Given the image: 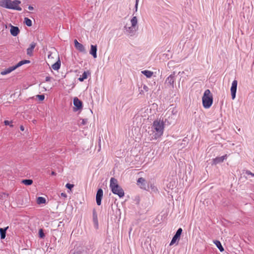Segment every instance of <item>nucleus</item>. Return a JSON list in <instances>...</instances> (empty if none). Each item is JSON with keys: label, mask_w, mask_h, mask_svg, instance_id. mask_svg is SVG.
I'll return each mask as SVG.
<instances>
[{"label": "nucleus", "mask_w": 254, "mask_h": 254, "mask_svg": "<svg viewBox=\"0 0 254 254\" xmlns=\"http://www.w3.org/2000/svg\"><path fill=\"white\" fill-rule=\"evenodd\" d=\"M165 127V123L163 120H156L152 124V129L153 131L152 138L153 139H157L161 137L163 134Z\"/></svg>", "instance_id": "1"}, {"label": "nucleus", "mask_w": 254, "mask_h": 254, "mask_svg": "<svg viewBox=\"0 0 254 254\" xmlns=\"http://www.w3.org/2000/svg\"><path fill=\"white\" fill-rule=\"evenodd\" d=\"M21 1L19 0H0V6L10 9H14L18 11L22 10L19 6Z\"/></svg>", "instance_id": "2"}, {"label": "nucleus", "mask_w": 254, "mask_h": 254, "mask_svg": "<svg viewBox=\"0 0 254 254\" xmlns=\"http://www.w3.org/2000/svg\"><path fill=\"white\" fill-rule=\"evenodd\" d=\"M110 188L112 192L118 195L120 198L124 196L123 189L118 185V181L114 178H111L110 182Z\"/></svg>", "instance_id": "3"}, {"label": "nucleus", "mask_w": 254, "mask_h": 254, "mask_svg": "<svg viewBox=\"0 0 254 254\" xmlns=\"http://www.w3.org/2000/svg\"><path fill=\"white\" fill-rule=\"evenodd\" d=\"M202 105L204 108H209L213 103V96L209 89L205 90L202 98Z\"/></svg>", "instance_id": "4"}, {"label": "nucleus", "mask_w": 254, "mask_h": 254, "mask_svg": "<svg viewBox=\"0 0 254 254\" xmlns=\"http://www.w3.org/2000/svg\"><path fill=\"white\" fill-rule=\"evenodd\" d=\"M176 73L173 71L166 79L165 83L170 87L173 88L174 87V83L175 81Z\"/></svg>", "instance_id": "5"}, {"label": "nucleus", "mask_w": 254, "mask_h": 254, "mask_svg": "<svg viewBox=\"0 0 254 254\" xmlns=\"http://www.w3.org/2000/svg\"><path fill=\"white\" fill-rule=\"evenodd\" d=\"M182 231H183V230L181 228H179L176 234H175V235L173 236L172 240H171V242L170 244V245L171 246V245H173V244H174L177 241H179L180 239V236H181V235L182 233Z\"/></svg>", "instance_id": "6"}, {"label": "nucleus", "mask_w": 254, "mask_h": 254, "mask_svg": "<svg viewBox=\"0 0 254 254\" xmlns=\"http://www.w3.org/2000/svg\"><path fill=\"white\" fill-rule=\"evenodd\" d=\"M238 81L237 80H234L232 82V85L231 87V93L232 98L234 100L236 98L237 88Z\"/></svg>", "instance_id": "7"}, {"label": "nucleus", "mask_w": 254, "mask_h": 254, "mask_svg": "<svg viewBox=\"0 0 254 254\" xmlns=\"http://www.w3.org/2000/svg\"><path fill=\"white\" fill-rule=\"evenodd\" d=\"M137 185L143 190H147V187H149V185L147 184L146 180L143 178H139L137 181Z\"/></svg>", "instance_id": "8"}, {"label": "nucleus", "mask_w": 254, "mask_h": 254, "mask_svg": "<svg viewBox=\"0 0 254 254\" xmlns=\"http://www.w3.org/2000/svg\"><path fill=\"white\" fill-rule=\"evenodd\" d=\"M103 191L102 189H99L97 190L96 195V201L98 205L101 204V200L103 197Z\"/></svg>", "instance_id": "9"}, {"label": "nucleus", "mask_w": 254, "mask_h": 254, "mask_svg": "<svg viewBox=\"0 0 254 254\" xmlns=\"http://www.w3.org/2000/svg\"><path fill=\"white\" fill-rule=\"evenodd\" d=\"M125 29L126 30L125 33L127 36H132L134 35L135 32L136 31V29L135 27H132V26L130 27H127L125 26L124 27Z\"/></svg>", "instance_id": "10"}, {"label": "nucleus", "mask_w": 254, "mask_h": 254, "mask_svg": "<svg viewBox=\"0 0 254 254\" xmlns=\"http://www.w3.org/2000/svg\"><path fill=\"white\" fill-rule=\"evenodd\" d=\"M73 105L75 106L74 111H76L82 108V102L77 97H75L73 99Z\"/></svg>", "instance_id": "11"}, {"label": "nucleus", "mask_w": 254, "mask_h": 254, "mask_svg": "<svg viewBox=\"0 0 254 254\" xmlns=\"http://www.w3.org/2000/svg\"><path fill=\"white\" fill-rule=\"evenodd\" d=\"M74 47L77 50H78L80 52H86L84 46L82 44L79 43L76 39H75L74 40Z\"/></svg>", "instance_id": "12"}, {"label": "nucleus", "mask_w": 254, "mask_h": 254, "mask_svg": "<svg viewBox=\"0 0 254 254\" xmlns=\"http://www.w3.org/2000/svg\"><path fill=\"white\" fill-rule=\"evenodd\" d=\"M10 32L13 36H16L19 33L20 30L18 27L10 25Z\"/></svg>", "instance_id": "13"}, {"label": "nucleus", "mask_w": 254, "mask_h": 254, "mask_svg": "<svg viewBox=\"0 0 254 254\" xmlns=\"http://www.w3.org/2000/svg\"><path fill=\"white\" fill-rule=\"evenodd\" d=\"M227 155H225L223 156H222L221 157H216L215 159L213 160V163L215 165H216L217 164L222 163L224 161L225 159H226L227 158Z\"/></svg>", "instance_id": "14"}, {"label": "nucleus", "mask_w": 254, "mask_h": 254, "mask_svg": "<svg viewBox=\"0 0 254 254\" xmlns=\"http://www.w3.org/2000/svg\"><path fill=\"white\" fill-rule=\"evenodd\" d=\"M36 46V43L33 42L30 44V46L27 49V55L29 56L33 55V51Z\"/></svg>", "instance_id": "15"}, {"label": "nucleus", "mask_w": 254, "mask_h": 254, "mask_svg": "<svg viewBox=\"0 0 254 254\" xmlns=\"http://www.w3.org/2000/svg\"><path fill=\"white\" fill-rule=\"evenodd\" d=\"M97 45H91V49L89 52V53L94 58H97Z\"/></svg>", "instance_id": "16"}, {"label": "nucleus", "mask_w": 254, "mask_h": 254, "mask_svg": "<svg viewBox=\"0 0 254 254\" xmlns=\"http://www.w3.org/2000/svg\"><path fill=\"white\" fill-rule=\"evenodd\" d=\"M15 69L13 66L9 67L0 72V74L2 75H6L14 70Z\"/></svg>", "instance_id": "17"}, {"label": "nucleus", "mask_w": 254, "mask_h": 254, "mask_svg": "<svg viewBox=\"0 0 254 254\" xmlns=\"http://www.w3.org/2000/svg\"><path fill=\"white\" fill-rule=\"evenodd\" d=\"M30 63V61L29 60H22L18 62L16 65H13L15 69H16L17 68L22 66V65L26 64H29Z\"/></svg>", "instance_id": "18"}, {"label": "nucleus", "mask_w": 254, "mask_h": 254, "mask_svg": "<svg viewBox=\"0 0 254 254\" xmlns=\"http://www.w3.org/2000/svg\"><path fill=\"white\" fill-rule=\"evenodd\" d=\"M8 227H5L4 228H0V239H4L6 236V232L8 229Z\"/></svg>", "instance_id": "19"}, {"label": "nucleus", "mask_w": 254, "mask_h": 254, "mask_svg": "<svg viewBox=\"0 0 254 254\" xmlns=\"http://www.w3.org/2000/svg\"><path fill=\"white\" fill-rule=\"evenodd\" d=\"M93 221L94 222V225L98 227V216L97 214L95 211V210H93Z\"/></svg>", "instance_id": "20"}, {"label": "nucleus", "mask_w": 254, "mask_h": 254, "mask_svg": "<svg viewBox=\"0 0 254 254\" xmlns=\"http://www.w3.org/2000/svg\"><path fill=\"white\" fill-rule=\"evenodd\" d=\"M61 61H60V59H59V60L54 64H53L52 65V67L53 69H54L55 70H58V69H60V68L61 67Z\"/></svg>", "instance_id": "21"}, {"label": "nucleus", "mask_w": 254, "mask_h": 254, "mask_svg": "<svg viewBox=\"0 0 254 254\" xmlns=\"http://www.w3.org/2000/svg\"><path fill=\"white\" fill-rule=\"evenodd\" d=\"M141 73L147 78H150L153 74L152 71L148 70H142Z\"/></svg>", "instance_id": "22"}, {"label": "nucleus", "mask_w": 254, "mask_h": 254, "mask_svg": "<svg viewBox=\"0 0 254 254\" xmlns=\"http://www.w3.org/2000/svg\"><path fill=\"white\" fill-rule=\"evenodd\" d=\"M90 74V72L88 71H84L82 75L78 78L80 81H83L87 78V75Z\"/></svg>", "instance_id": "23"}, {"label": "nucleus", "mask_w": 254, "mask_h": 254, "mask_svg": "<svg viewBox=\"0 0 254 254\" xmlns=\"http://www.w3.org/2000/svg\"><path fill=\"white\" fill-rule=\"evenodd\" d=\"M214 244L216 245V246L221 252H222L224 251V249L220 241L216 240L214 242Z\"/></svg>", "instance_id": "24"}, {"label": "nucleus", "mask_w": 254, "mask_h": 254, "mask_svg": "<svg viewBox=\"0 0 254 254\" xmlns=\"http://www.w3.org/2000/svg\"><path fill=\"white\" fill-rule=\"evenodd\" d=\"M21 183L26 186H30L32 184L33 181L31 179L22 180Z\"/></svg>", "instance_id": "25"}, {"label": "nucleus", "mask_w": 254, "mask_h": 254, "mask_svg": "<svg viewBox=\"0 0 254 254\" xmlns=\"http://www.w3.org/2000/svg\"><path fill=\"white\" fill-rule=\"evenodd\" d=\"M46 201V199L42 196H39L37 198V202L38 204L45 203Z\"/></svg>", "instance_id": "26"}, {"label": "nucleus", "mask_w": 254, "mask_h": 254, "mask_svg": "<svg viewBox=\"0 0 254 254\" xmlns=\"http://www.w3.org/2000/svg\"><path fill=\"white\" fill-rule=\"evenodd\" d=\"M130 22H131V26L132 27H135V26L136 25V24L137 23V19L136 16H133L131 18Z\"/></svg>", "instance_id": "27"}, {"label": "nucleus", "mask_w": 254, "mask_h": 254, "mask_svg": "<svg viewBox=\"0 0 254 254\" xmlns=\"http://www.w3.org/2000/svg\"><path fill=\"white\" fill-rule=\"evenodd\" d=\"M24 23L27 26L29 27L31 26L32 25V20L27 17L24 18Z\"/></svg>", "instance_id": "28"}, {"label": "nucleus", "mask_w": 254, "mask_h": 254, "mask_svg": "<svg viewBox=\"0 0 254 254\" xmlns=\"http://www.w3.org/2000/svg\"><path fill=\"white\" fill-rule=\"evenodd\" d=\"M148 189H150L152 192H158V189L156 186H155L153 184H151L149 187H147Z\"/></svg>", "instance_id": "29"}, {"label": "nucleus", "mask_w": 254, "mask_h": 254, "mask_svg": "<svg viewBox=\"0 0 254 254\" xmlns=\"http://www.w3.org/2000/svg\"><path fill=\"white\" fill-rule=\"evenodd\" d=\"M39 235L40 238H44L45 237V234L42 229H40L39 231Z\"/></svg>", "instance_id": "30"}, {"label": "nucleus", "mask_w": 254, "mask_h": 254, "mask_svg": "<svg viewBox=\"0 0 254 254\" xmlns=\"http://www.w3.org/2000/svg\"><path fill=\"white\" fill-rule=\"evenodd\" d=\"M4 125L6 126H9L11 127H13V125L12 124V122H11V121L6 120V121H4Z\"/></svg>", "instance_id": "31"}, {"label": "nucleus", "mask_w": 254, "mask_h": 254, "mask_svg": "<svg viewBox=\"0 0 254 254\" xmlns=\"http://www.w3.org/2000/svg\"><path fill=\"white\" fill-rule=\"evenodd\" d=\"M37 97L39 99L40 101H43L45 99V95L44 94L37 95Z\"/></svg>", "instance_id": "32"}, {"label": "nucleus", "mask_w": 254, "mask_h": 254, "mask_svg": "<svg viewBox=\"0 0 254 254\" xmlns=\"http://www.w3.org/2000/svg\"><path fill=\"white\" fill-rule=\"evenodd\" d=\"M74 187V185L72 184H70L69 183H67L65 185V187L67 188L68 189L71 190L72 188H73Z\"/></svg>", "instance_id": "33"}, {"label": "nucleus", "mask_w": 254, "mask_h": 254, "mask_svg": "<svg viewBox=\"0 0 254 254\" xmlns=\"http://www.w3.org/2000/svg\"><path fill=\"white\" fill-rule=\"evenodd\" d=\"M246 174L248 175H251L252 176V177H254V173H252L249 170H246Z\"/></svg>", "instance_id": "34"}, {"label": "nucleus", "mask_w": 254, "mask_h": 254, "mask_svg": "<svg viewBox=\"0 0 254 254\" xmlns=\"http://www.w3.org/2000/svg\"><path fill=\"white\" fill-rule=\"evenodd\" d=\"M87 119H82V122H81V124L83 125H85L87 124Z\"/></svg>", "instance_id": "35"}, {"label": "nucleus", "mask_w": 254, "mask_h": 254, "mask_svg": "<svg viewBox=\"0 0 254 254\" xmlns=\"http://www.w3.org/2000/svg\"><path fill=\"white\" fill-rule=\"evenodd\" d=\"M143 90H144L146 92L148 91V87H147V85H143Z\"/></svg>", "instance_id": "36"}, {"label": "nucleus", "mask_w": 254, "mask_h": 254, "mask_svg": "<svg viewBox=\"0 0 254 254\" xmlns=\"http://www.w3.org/2000/svg\"><path fill=\"white\" fill-rule=\"evenodd\" d=\"M61 196L64 197V198L66 197V196H67L66 193L64 192L61 193Z\"/></svg>", "instance_id": "37"}, {"label": "nucleus", "mask_w": 254, "mask_h": 254, "mask_svg": "<svg viewBox=\"0 0 254 254\" xmlns=\"http://www.w3.org/2000/svg\"><path fill=\"white\" fill-rule=\"evenodd\" d=\"M51 80V77L50 76H47L46 77V81H49Z\"/></svg>", "instance_id": "38"}, {"label": "nucleus", "mask_w": 254, "mask_h": 254, "mask_svg": "<svg viewBox=\"0 0 254 254\" xmlns=\"http://www.w3.org/2000/svg\"><path fill=\"white\" fill-rule=\"evenodd\" d=\"M33 9H34V8H33V7L32 6H31V5H29V6H28V9H29V10H33Z\"/></svg>", "instance_id": "39"}, {"label": "nucleus", "mask_w": 254, "mask_h": 254, "mask_svg": "<svg viewBox=\"0 0 254 254\" xmlns=\"http://www.w3.org/2000/svg\"><path fill=\"white\" fill-rule=\"evenodd\" d=\"M20 129L21 131H24V127L23 126H20Z\"/></svg>", "instance_id": "40"}, {"label": "nucleus", "mask_w": 254, "mask_h": 254, "mask_svg": "<svg viewBox=\"0 0 254 254\" xmlns=\"http://www.w3.org/2000/svg\"><path fill=\"white\" fill-rule=\"evenodd\" d=\"M137 6H138V4H135V7H134L135 11H137Z\"/></svg>", "instance_id": "41"}, {"label": "nucleus", "mask_w": 254, "mask_h": 254, "mask_svg": "<svg viewBox=\"0 0 254 254\" xmlns=\"http://www.w3.org/2000/svg\"><path fill=\"white\" fill-rule=\"evenodd\" d=\"M56 173L54 172V171H52V173H51V175L54 176V175H56Z\"/></svg>", "instance_id": "42"}, {"label": "nucleus", "mask_w": 254, "mask_h": 254, "mask_svg": "<svg viewBox=\"0 0 254 254\" xmlns=\"http://www.w3.org/2000/svg\"><path fill=\"white\" fill-rule=\"evenodd\" d=\"M139 2V0H135V4H138Z\"/></svg>", "instance_id": "43"}, {"label": "nucleus", "mask_w": 254, "mask_h": 254, "mask_svg": "<svg viewBox=\"0 0 254 254\" xmlns=\"http://www.w3.org/2000/svg\"><path fill=\"white\" fill-rule=\"evenodd\" d=\"M142 92H143V91H142V90H141V91H140V94H142Z\"/></svg>", "instance_id": "44"}, {"label": "nucleus", "mask_w": 254, "mask_h": 254, "mask_svg": "<svg viewBox=\"0 0 254 254\" xmlns=\"http://www.w3.org/2000/svg\"><path fill=\"white\" fill-rule=\"evenodd\" d=\"M167 187L170 188V186H167Z\"/></svg>", "instance_id": "45"}, {"label": "nucleus", "mask_w": 254, "mask_h": 254, "mask_svg": "<svg viewBox=\"0 0 254 254\" xmlns=\"http://www.w3.org/2000/svg\"><path fill=\"white\" fill-rule=\"evenodd\" d=\"M167 187L170 188V186H167Z\"/></svg>", "instance_id": "46"}, {"label": "nucleus", "mask_w": 254, "mask_h": 254, "mask_svg": "<svg viewBox=\"0 0 254 254\" xmlns=\"http://www.w3.org/2000/svg\"><path fill=\"white\" fill-rule=\"evenodd\" d=\"M167 187L170 188V186H167Z\"/></svg>", "instance_id": "47"}]
</instances>
